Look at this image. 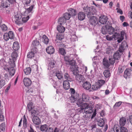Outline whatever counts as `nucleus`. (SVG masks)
Returning a JSON list of instances; mask_svg holds the SVG:
<instances>
[{
  "label": "nucleus",
  "instance_id": "obj_1",
  "mask_svg": "<svg viewBox=\"0 0 132 132\" xmlns=\"http://www.w3.org/2000/svg\"><path fill=\"white\" fill-rule=\"evenodd\" d=\"M7 62L5 61L4 59H2L0 60V65L5 70L8 71L10 75L13 76L15 73V70L14 68L15 66H12L10 64H9L11 67L9 68V66L7 65Z\"/></svg>",
  "mask_w": 132,
  "mask_h": 132
},
{
  "label": "nucleus",
  "instance_id": "obj_2",
  "mask_svg": "<svg viewBox=\"0 0 132 132\" xmlns=\"http://www.w3.org/2000/svg\"><path fill=\"white\" fill-rule=\"evenodd\" d=\"M12 59L8 57L6 58L4 60L5 61H7L9 64H10L12 66H15V61L16 60L18 56V54L16 52H13L11 54Z\"/></svg>",
  "mask_w": 132,
  "mask_h": 132
},
{
  "label": "nucleus",
  "instance_id": "obj_3",
  "mask_svg": "<svg viewBox=\"0 0 132 132\" xmlns=\"http://www.w3.org/2000/svg\"><path fill=\"white\" fill-rule=\"evenodd\" d=\"M82 98H80L77 100L76 104L77 105H81L83 102H88L90 100V97L87 94L83 93L81 95Z\"/></svg>",
  "mask_w": 132,
  "mask_h": 132
},
{
  "label": "nucleus",
  "instance_id": "obj_4",
  "mask_svg": "<svg viewBox=\"0 0 132 132\" xmlns=\"http://www.w3.org/2000/svg\"><path fill=\"white\" fill-rule=\"evenodd\" d=\"M79 106H80L84 109V111L86 112H89L93 113V109L91 107L89 106V104L87 103H83L81 105H78Z\"/></svg>",
  "mask_w": 132,
  "mask_h": 132
},
{
  "label": "nucleus",
  "instance_id": "obj_5",
  "mask_svg": "<svg viewBox=\"0 0 132 132\" xmlns=\"http://www.w3.org/2000/svg\"><path fill=\"white\" fill-rule=\"evenodd\" d=\"M22 17V16L20 13H15L13 19L16 24L19 25L20 23H21V21Z\"/></svg>",
  "mask_w": 132,
  "mask_h": 132
},
{
  "label": "nucleus",
  "instance_id": "obj_6",
  "mask_svg": "<svg viewBox=\"0 0 132 132\" xmlns=\"http://www.w3.org/2000/svg\"><path fill=\"white\" fill-rule=\"evenodd\" d=\"M89 22L91 25L95 26L98 23L97 18L95 16H92L89 19Z\"/></svg>",
  "mask_w": 132,
  "mask_h": 132
},
{
  "label": "nucleus",
  "instance_id": "obj_7",
  "mask_svg": "<svg viewBox=\"0 0 132 132\" xmlns=\"http://www.w3.org/2000/svg\"><path fill=\"white\" fill-rule=\"evenodd\" d=\"M108 18L105 15H101L99 18V21L101 24H105L107 21Z\"/></svg>",
  "mask_w": 132,
  "mask_h": 132
},
{
  "label": "nucleus",
  "instance_id": "obj_8",
  "mask_svg": "<svg viewBox=\"0 0 132 132\" xmlns=\"http://www.w3.org/2000/svg\"><path fill=\"white\" fill-rule=\"evenodd\" d=\"M76 56V55H75L73 54H70V59L68 62H67V63L71 65L75 64L76 61L74 60V59L75 58Z\"/></svg>",
  "mask_w": 132,
  "mask_h": 132
},
{
  "label": "nucleus",
  "instance_id": "obj_9",
  "mask_svg": "<svg viewBox=\"0 0 132 132\" xmlns=\"http://www.w3.org/2000/svg\"><path fill=\"white\" fill-rule=\"evenodd\" d=\"M79 97V94L76 93L71 94V97H70V100L72 103H74L78 99Z\"/></svg>",
  "mask_w": 132,
  "mask_h": 132
},
{
  "label": "nucleus",
  "instance_id": "obj_10",
  "mask_svg": "<svg viewBox=\"0 0 132 132\" xmlns=\"http://www.w3.org/2000/svg\"><path fill=\"white\" fill-rule=\"evenodd\" d=\"M23 82L24 85L26 86H29L31 84V80L29 78H25L23 79Z\"/></svg>",
  "mask_w": 132,
  "mask_h": 132
},
{
  "label": "nucleus",
  "instance_id": "obj_11",
  "mask_svg": "<svg viewBox=\"0 0 132 132\" xmlns=\"http://www.w3.org/2000/svg\"><path fill=\"white\" fill-rule=\"evenodd\" d=\"M32 120L34 123L36 125H39L41 123L40 119L37 116L33 117Z\"/></svg>",
  "mask_w": 132,
  "mask_h": 132
},
{
  "label": "nucleus",
  "instance_id": "obj_12",
  "mask_svg": "<svg viewBox=\"0 0 132 132\" xmlns=\"http://www.w3.org/2000/svg\"><path fill=\"white\" fill-rule=\"evenodd\" d=\"M82 86L85 89L88 90L91 88V85L89 82L85 81L83 83Z\"/></svg>",
  "mask_w": 132,
  "mask_h": 132
},
{
  "label": "nucleus",
  "instance_id": "obj_13",
  "mask_svg": "<svg viewBox=\"0 0 132 132\" xmlns=\"http://www.w3.org/2000/svg\"><path fill=\"white\" fill-rule=\"evenodd\" d=\"M47 53L49 54H52L54 52V49L52 46H50L48 47L46 49Z\"/></svg>",
  "mask_w": 132,
  "mask_h": 132
},
{
  "label": "nucleus",
  "instance_id": "obj_14",
  "mask_svg": "<svg viewBox=\"0 0 132 132\" xmlns=\"http://www.w3.org/2000/svg\"><path fill=\"white\" fill-rule=\"evenodd\" d=\"M85 13L82 12H80L78 15V19L80 21L83 20L85 18Z\"/></svg>",
  "mask_w": 132,
  "mask_h": 132
},
{
  "label": "nucleus",
  "instance_id": "obj_15",
  "mask_svg": "<svg viewBox=\"0 0 132 132\" xmlns=\"http://www.w3.org/2000/svg\"><path fill=\"white\" fill-rule=\"evenodd\" d=\"M130 76V70L128 68L126 69L124 72L123 75L124 77L126 79H127L128 78H129Z\"/></svg>",
  "mask_w": 132,
  "mask_h": 132
},
{
  "label": "nucleus",
  "instance_id": "obj_16",
  "mask_svg": "<svg viewBox=\"0 0 132 132\" xmlns=\"http://www.w3.org/2000/svg\"><path fill=\"white\" fill-rule=\"evenodd\" d=\"M76 80L79 82H83L84 80V78L83 76L79 74L76 75Z\"/></svg>",
  "mask_w": 132,
  "mask_h": 132
},
{
  "label": "nucleus",
  "instance_id": "obj_17",
  "mask_svg": "<svg viewBox=\"0 0 132 132\" xmlns=\"http://www.w3.org/2000/svg\"><path fill=\"white\" fill-rule=\"evenodd\" d=\"M63 86L64 88L66 90L69 89L70 88L69 83L67 80H64L63 81Z\"/></svg>",
  "mask_w": 132,
  "mask_h": 132
},
{
  "label": "nucleus",
  "instance_id": "obj_18",
  "mask_svg": "<svg viewBox=\"0 0 132 132\" xmlns=\"http://www.w3.org/2000/svg\"><path fill=\"white\" fill-rule=\"evenodd\" d=\"M19 44L18 42H15L13 43V48L14 50L17 51L19 49Z\"/></svg>",
  "mask_w": 132,
  "mask_h": 132
},
{
  "label": "nucleus",
  "instance_id": "obj_19",
  "mask_svg": "<svg viewBox=\"0 0 132 132\" xmlns=\"http://www.w3.org/2000/svg\"><path fill=\"white\" fill-rule=\"evenodd\" d=\"M121 54L119 52V51H117L114 53L113 56V58L116 60L119 59Z\"/></svg>",
  "mask_w": 132,
  "mask_h": 132
},
{
  "label": "nucleus",
  "instance_id": "obj_20",
  "mask_svg": "<svg viewBox=\"0 0 132 132\" xmlns=\"http://www.w3.org/2000/svg\"><path fill=\"white\" fill-rule=\"evenodd\" d=\"M77 65L75 64L71 65L70 67L71 71L73 72L74 75H75V73L77 72Z\"/></svg>",
  "mask_w": 132,
  "mask_h": 132
},
{
  "label": "nucleus",
  "instance_id": "obj_21",
  "mask_svg": "<svg viewBox=\"0 0 132 132\" xmlns=\"http://www.w3.org/2000/svg\"><path fill=\"white\" fill-rule=\"evenodd\" d=\"M66 21V20L63 17L60 18L58 19V22L60 25H62L64 24Z\"/></svg>",
  "mask_w": 132,
  "mask_h": 132
},
{
  "label": "nucleus",
  "instance_id": "obj_22",
  "mask_svg": "<svg viewBox=\"0 0 132 132\" xmlns=\"http://www.w3.org/2000/svg\"><path fill=\"white\" fill-rule=\"evenodd\" d=\"M30 111L31 116L33 117L37 116L39 114V112L37 110L33 109Z\"/></svg>",
  "mask_w": 132,
  "mask_h": 132
},
{
  "label": "nucleus",
  "instance_id": "obj_23",
  "mask_svg": "<svg viewBox=\"0 0 132 132\" xmlns=\"http://www.w3.org/2000/svg\"><path fill=\"white\" fill-rule=\"evenodd\" d=\"M61 25H59L57 26V30L60 32L62 33L64 32L65 29L64 27Z\"/></svg>",
  "mask_w": 132,
  "mask_h": 132
},
{
  "label": "nucleus",
  "instance_id": "obj_24",
  "mask_svg": "<svg viewBox=\"0 0 132 132\" xmlns=\"http://www.w3.org/2000/svg\"><path fill=\"white\" fill-rule=\"evenodd\" d=\"M69 13L72 16H75L76 15L77 12L76 10L72 8H70L68 10Z\"/></svg>",
  "mask_w": 132,
  "mask_h": 132
},
{
  "label": "nucleus",
  "instance_id": "obj_25",
  "mask_svg": "<svg viewBox=\"0 0 132 132\" xmlns=\"http://www.w3.org/2000/svg\"><path fill=\"white\" fill-rule=\"evenodd\" d=\"M126 119L124 117H122L120 120V124L121 126H123L125 124L126 122Z\"/></svg>",
  "mask_w": 132,
  "mask_h": 132
},
{
  "label": "nucleus",
  "instance_id": "obj_26",
  "mask_svg": "<svg viewBox=\"0 0 132 132\" xmlns=\"http://www.w3.org/2000/svg\"><path fill=\"white\" fill-rule=\"evenodd\" d=\"M84 11L86 12V13L87 14V16L88 17H90V8L89 7H84L83 8Z\"/></svg>",
  "mask_w": 132,
  "mask_h": 132
},
{
  "label": "nucleus",
  "instance_id": "obj_27",
  "mask_svg": "<svg viewBox=\"0 0 132 132\" xmlns=\"http://www.w3.org/2000/svg\"><path fill=\"white\" fill-rule=\"evenodd\" d=\"M2 76L0 75V89H1L5 85V80L1 79Z\"/></svg>",
  "mask_w": 132,
  "mask_h": 132
},
{
  "label": "nucleus",
  "instance_id": "obj_28",
  "mask_svg": "<svg viewBox=\"0 0 132 132\" xmlns=\"http://www.w3.org/2000/svg\"><path fill=\"white\" fill-rule=\"evenodd\" d=\"M48 127L47 126V125L46 124L42 125L40 127V129L41 131L43 132H46L47 131Z\"/></svg>",
  "mask_w": 132,
  "mask_h": 132
},
{
  "label": "nucleus",
  "instance_id": "obj_29",
  "mask_svg": "<svg viewBox=\"0 0 132 132\" xmlns=\"http://www.w3.org/2000/svg\"><path fill=\"white\" fill-rule=\"evenodd\" d=\"M85 114L83 115V117L85 119H88L90 118L91 117L92 115V113H90L88 112H86L84 111Z\"/></svg>",
  "mask_w": 132,
  "mask_h": 132
},
{
  "label": "nucleus",
  "instance_id": "obj_30",
  "mask_svg": "<svg viewBox=\"0 0 132 132\" xmlns=\"http://www.w3.org/2000/svg\"><path fill=\"white\" fill-rule=\"evenodd\" d=\"M105 123V122L103 119L101 118L98 121L97 124L99 126L101 127H103Z\"/></svg>",
  "mask_w": 132,
  "mask_h": 132
},
{
  "label": "nucleus",
  "instance_id": "obj_31",
  "mask_svg": "<svg viewBox=\"0 0 132 132\" xmlns=\"http://www.w3.org/2000/svg\"><path fill=\"white\" fill-rule=\"evenodd\" d=\"M55 62L54 60L51 61L49 64L48 68L51 70L55 66Z\"/></svg>",
  "mask_w": 132,
  "mask_h": 132
},
{
  "label": "nucleus",
  "instance_id": "obj_32",
  "mask_svg": "<svg viewBox=\"0 0 132 132\" xmlns=\"http://www.w3.org/2000/svg\"><path fill=\"white\" fill-rule=\"evenodd\" d=\"M39 44V42L37 40H34L32 43V46L35 48H37V46Z\"/></svg>",
  "mask_w": 132,
  "mask_h": 132
},
{
  "label": "nucleus",
  "instance_id": "obj_33",
  "mask_svg": "<svg viewBox=\"0 0 132 132\" xmlns=\"http://www.w3.org/2000/svg\"><path fill=\"white\" fill-rule=\"evenodd\" d=\"M29 18V17L28 16L27 17H23L21 21V23H20V24H23V23L26 22Z\"/></svg>",
  "mask_w": 132,
  "mask_h": 132
},
{
  "label": "nucleus",
  "instance_id": "obj_34",
  "mask_svg": "<svg viewBox=\"0 0 132 132\" xmlns=\"http://www.w3.org/2000/svg\"><path fill=\"white\" fill-rule=\"evenodd\" d=\"M28 109L29 111H30L34 109V106L32 102H30L27 106Z\"/></svg>",
  "mask_w": 132,
  "mask_h": 132
},
{
  "label": "nucleus",
  "instance_id": "obj_35",
  "mask_svg": "<svg viewBox=\"0 0 132 132\" xmlns=\"http://www.w3.org/2000/svg\"><path fill=\"white\" fill-rule=\"evenodd\" d=\"M24 73L26 75H28L30 74L31 71V69L30 67H28L24 69Z\"/></svg>",
  "mask_w": 132,
  "mask_h": 132
},
{
  "label": "nucleus",
  "instance_id": "obj_36",
  "mask_svg": "<svg viewBox=\"0 0 132 132\" xmlns=\"http://www.w3.org/2000/svg\"><path fill=\"white\" fill-rule=\"evenodd\" d=\"M63 16L66 20H68L70 19L71 17V15L69 13H66L63 14Z\"/></svg>",
  "mask_w": 132,
  "mask_h": 132
},
{
  "label": "nucleus",
  "instance_id": "obj_37",
  "mask_svg": "<svg viewBox=\"0 0 132 132\" xmlns=\"http://www.w3.org/2000/svg\"><path fill=\"white\" fill-rule=\"evenodd\" d=\"M103 74L104 76L107 78L110 77V74L109 69L105 70L103 72Z\"/></svg>",
  "mask_w": 132,
  "mask_h": 132
},
{
  "label": "nucleus",
  "instance_id": "obj_38",
  "mask_svg": "<svg viewBox=\"0 0 132 132\" xmlns=\"http://www.w3.org/2000/svg\"><path fill=\"white\" fill-rule=\"evenodd\" d=\"M64 78L65 79L68 81H72V79L70 77L69 75L67 73H65L64 75Z\"/></svg>",
  "mask_w": 132,
  "mask_h": 132
},
{
  "label": "nucleus",
  "instance_id": "obj_39",
  "mask_svg": "<svg viewBox=\"0 0 132 132\" xmlns=\"http://www.w3.org/2000/svg\"><path fill=\"white\" fill-rule=\"evenodd\" d=\"M100 88L97 83L96 82L92 86V89L94 90H96Z\"/></svg>",
  "mask_w": 132,
  "mask_h": 132
},
{
  "label": "nucleus",
  "instance_id": "obj_40",
  "mask_svg": "<svg viewBox=\"0 0 132 132\" xmlns=\"http://www.w3.org/2000/svg\"><path fill=\"white\" fill-rule=\"evenodd\" d=\"M43 42L46 44H47L49 42V40L47 37L45 35L43 36Z\"/></svg>",
  "mask_w": 132,
  "mask_h": 132
},
{
  "label": "nucleus",
  "instance_id": "obj_41",
  "mask_svg": "<svg viewBox=\"0 0 132 132\" xmlns=\"http://www.w3.org/2000/svg\"><path fill=\"white\" fill-rule=\"evenodd\" d=\"M114 29L112 27H109L108 29V32L110 35L113 34L114 33Z\"/></svg>",
  "mask_w": 132,
  "mask_h": 132
},
{
  "label": "nucleus",
  "instance_id": "obj_42",
  "mask_svg": "<svg viewBox=\"0 0 132 132\" xmlns=\"http://www.w3.org/2000/svg\"><path fill=\"white\" fill-rule=\"evenodd\" d=\"M103 64L104 66L106 68H108L109 67L110 64L108 60L104 61V59L103 60Z\"/></svg>",
  "mask_w": 132,
  "mask_h": 132
},
{
  "label": "nucleus",
  "instance_id": "obj_43",
  "mask_svg": "<svg viewBox=\"0 0 132 132\" xmlns=\"http://www.w3.org/2000/svg\"><path fill=\"white\" fill-rule=\"evenodd\" d=\"M64 37L63 35L60 33H58L56 35L57 39L59 40H61L64 38Z\"/></svg>",
  "mask_w": 132,
  "mask_h": 132
},
{
  "label": "nucleus",
  "instance_id": "obj_44",
  "mask_svg": "<svg viewBox=\"0 0 132 132\" xmlns=\"http://www.w3.org/2000/svg\"><path fill=\"white\" fill-rule=\"evenodd\" d=\"M97 83L98 85L100 87H101L105 84V81L104 80H98V82H97Z\"/></svg>",
  "mask_w": 132,
  "mask_h": 132
},
{
  "label": "nucleus",
  "instance_id": "obj_45",
  "mask_svg": "<svg viewBox=\"0 0 132 132\" xmlns=\"http://www.w3.org/2000/svg\"><path fill=\"white\" fill-rule=\"evenodd\" d=\"M108 29L106 27H103L101 29V31L102 33L103 34H105L108 32Z\"/></svg>",
  "mask_w": 132,
  "mask_h": 132
},
{
  "label": "nucleus",
  "instance_id": "obj_46",
  "mask_svg": "<svg viewBox=\"0 0 132 132\" xmlns=\"http://www.w3.org/2000/svg\"><path fill=\"white\" fill-rule=\"evenodd\" d=\"M7 34L8 35H9V37L10 39H13L14 35L13 32L11 31H9Z\"/></svg>",
  "mask_w": 132,
  "mask_h": 132
},
{
  "label": "nucleus",
  "instance_id": "obj_47",
  "mask_svg": "<svg viewBox=\"0 0 132 132\" xmlns=\"http://www.w3.org/2000/svg\"><path fill=\"white\" fill-rule=\"evenodd\" d=\"M35 54V53L31 51L28 53L27 55V57L28 58H31L34 56Z\"/></svg>",
  "mask_w": 132,
  "mask_h": 132
},
{
  "label": "nucleus",
  "instance_id": "obj_48",
  "mask_svg": "<svg viewBox=\"0 0 132 132\" xmlns=\"http://www.w3.org/2000/svg\"><path fill=\"white\" fill-rule=\"evenodd\" d=\"M120 36L119 34L116 32L113 35V38H114L115 40H116L120 37Z\"/></svg>",
  "mask_w": 132,
  "mask_h": 132
},
{
  "label": "nucleus",
  "instance_id": "obj_49",
  "mask_svg": "<svg viewBox=\"0 0 132 132\" xmlns=\"http://www.w3.org/2000/svg\"><path fill=\"white\" fill-rule=\"evenodd\" d=\"M59 52L62 55H64L66 53L65 50L63 48H61L59 49Z\"/></svg>",
  "mask_w": 132,
  "mask_h": 132
},
{
  "label": "nucleus",
  "instance_id": "obj_50",
  "mask_svg": "<svg viewBox=\"0 0 132 132\" xmlns=\"http://www.w3.org/2000/svg\"><path fill=\"white\" fill-rule=\"evenodd\" d=\"M23 126L24 128H26L27 126V120L25 116H24L23 117Z\"/></svg>",
  "mask_w": 132,
  "mask_h": 132
},
{
  "label": "nucleus",
  "instance_id": "obj_51",
  "mask_svg": "<svg viewBox=\"0 0 132 132\" xmlns=\"http://www.w3.org/2000/svg\"><path fill=\"white\" fill-rule=\"evenodd\" d=\"M123 32H121V37H119V38L117 40V41L119 43H120L123 39V36L124 35L123 34Z\"/></svg>",
  "mask_w": 132,
  "mask_h": 132
},
{
  "label": "nucleus",
  "instance_id": "obj_52",
  "mask_svg": "<svg viewBox=\"0 0 132 132\" xmlns=\"http://www.w3.org/2000/svg\"><path fill=\"white\" fill-rule=\"evenodd\" d=\"M4 39L6 41H7L10 38L9 35L7 33H5L3 35Z\"/></svg>",
  "mask_w": 132,
  "mask_h": 132
},
{
  "label": "nucleus",
  "instance_id": "obj_53",
  "mask_svg": "<svg viewBox=\"0 0 132 132\" xmlns=\"http://www.w3.org/2000/svg\"><path fill=\"white\" fill-rule=\"evenodd\" d=\"M0 27H1L2 30L3 31H6L7 29V27L4 24L2 25Z\"/></svg>",
  "mask_w": 132,
  "mask_h": 132
},
{
  "label": "nucleus",
  "instance_id": "obj_54",
  "mask_svg": "<svg viewBox=\"0 0 132 132\" xmlns=\"http://www.w3.org/2000/svg\"><path fill=\"white\" fill-rule=\"evenodd\" d=\"M56 76L59 79H61L63 78V76L61 73L58 72L56 73Z\"/></svg>",
  "mask_w": 132,
  "mask_h": 132
},
{
  "label": "nucleus",
  "instance_id": "obj_55",
  "mask_svg": "<svg viewBox=\"0 0 132 132\" xmlns=\"http://www.w3.org/2000/svg\"><path fill=\"white\" fill-rule=\"evenodd\" d=\"M4 120V117L2 114V111L0 109V121H3Z\"/></svg>",
  "mask_w": 132,
  "mask_h": 132
},
{
  "label": "nucleus",
  "instance_id": "obj_56",
  "mask_svg": "<svg viewBox=\"0 0 132 132\" xmlns=\"http://www.w3.org/2000/svg\"><path fill=\"white\" fill-rule=\"evenodd\" d=\"M125 47L123 46H120L119 47V50L117 51H119V52L120 53H122L123 52L124 50H125Z\"/></svg>",
  "mask_w": 132,
  "mask_h": 132
},
{
  "label": "nucleus",
  "instance_id": "obj_57",
  "mask_svg": "<svg viewBox=\"0 0 132 132\" xmlns=\"http://www.w3.org/2000/svg\"><path fill=\"white\" fill-rule=\"evenodd\" d=\"M10 4L8 3L6 1L4 3L1 4V6L4 7H7L10 5Z\"/></svg>",
  "mask_w": 132,
  "mask_h": 132
},
{
  "label": "nucleus",
  "instance_id": "obj_58",
  "mask_svg": "<svg viewBox=\"0 0 132 132\" xmlns=\"http://www.w3.org/2000/svg\"><path fill=\"white\" fill-rule=\"evenodd\" d=\"M120 132H128L127 129L125 127H121L120 128Z\"/></svg>",
  "mask_w": 132,
  "mask_h": 132
},
{
  "label": "nucleus",
  "instance_id": "obj_59",
  "mask_svg": "<svg viewBox=\"0 0 132 132\" xmlns=\"http://www.w3.org/2000/svg\"><path fill=\"white\" fill-rule=\"evenodd\" d=\"M109 61L110 64H113L115 62V60H116L114 58H111L109 59Z\"/></svg>",
  "mask_w": 132,
  "mask_h": 132
},
{
  "label": "nucleus",
  "instance_id": "obj_60",
  "mask_svg": "<svg viewBox=\"0 0 132 132\" xmlns=\"http://www.w3.org/2000/svg\"><path fill=\"white\" fill-rule=\"evenodd\" d=\"M113 50L111 47H109L107 48L106 53H107L109 54L110 53H112V50Z\"/></svg>",
  "mask_w": 132,
  "mask_h": 132
},
{
  "label": "nucleus",
  "instance_id": "obj_61",
  "mask_svg": "<svg viewBox=\"0 0 132 132\" xmlns=\"http://www.w3.org/2000/svg\"><path fill=\"white\" fill-rule=\"evenodd\" d=\"M70 54L68 56H65L64 57V59L65 60V61H66V62H68L70 60Z\"/></svg>",
  "mask_w": 132,
  "mask_h": 132
},
{
  "label": "nucleus",
  "instance_id": "obj_62",
  "mask_svg": "<svg viewBox=\"0 0 132 132\" xmlns=\"http://www.w3.org/2000/svg\"><path fill=\"white\" fill-rule=\"evenodd\" d=\"M0 129L1 130L3 131L5 129V124L4 123H2L0 126Z\"/></svg>",
  "mask_w": 132,
  "mask_h": 132
},
{
  "label": "nucleus",
  "instance_id": "obj_63",
  "mask_svg": "<svg viewBox=\"0 0 132 132\" xmlns=\"http://www.w3.org/2000/svg\"><path fill=\"white\" fill-rule=\"evenodd\" d=\"M106 39L108 40H111L113 38V36H110L109 35L106 36Z\"/></svg>",
  "mask_w": 132,
  "mask_h": 132
},
{
  "label": "nucleus",
  "instance_id": "obj_64",
  "mask_svg": "<svg viewBox=\"0 0 132 132\" xmlns=\"http://www.w3.org/2000/svg\"><path fill=\"white\" fill-rule=\"evenodd\" d=\"M123 71V68L121 67H119L118 69V71L119 74L121 73Z\"/></svg>",
  "mask_w": 132,
  "mask_h": 132
}]
</instances>
